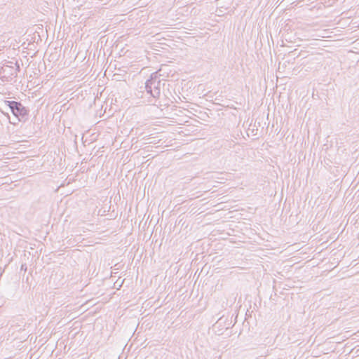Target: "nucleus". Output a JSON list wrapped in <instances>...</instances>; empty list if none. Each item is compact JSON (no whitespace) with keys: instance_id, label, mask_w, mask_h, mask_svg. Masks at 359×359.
Wrapping results in <instances>:
<instances>
[{"instance_id":"nucleus-7","label":"nucleus","mask_w":359,"mask_h":359,"mask_svg":"<svg viewBox=\"0 0 359 359\" xmlns=\"http://www.w3.org/2000/svg\"><path fill=\"white\" fill-rule=\"evenodd\" d=\"M21 267L22 269H25V267H23V265H21Z\"/></svg>"},{"instance_id":"nucleus-3","label":"nucleus","mask_w":359,"mask_h":359,"mask_svg":"<svg viewBox=\"0 0 359 359\" xmlns=\"http://www.w3.org/2000/svg\"><path fill=\"white\" fill-rule=\"evenodd\" d=\"M15 76L13 61H5L0 67V79L3 81H11Z\"/></svg>"},{"instance_id":"nucleus-6","label":"nucleus","mask_w":359,"mask_h":359,"mask_svg":"<svg viewBox=\"0 0 359 359\" xmlns=\"http://www.w3.org/2000/svg\"><path fill=\"white\" fill-rule=\"evenodd\" d=\"M9 122H10V123H11V124H13V125H15V124H17V123H18V121H17V120H16V118H15V119H13V121H10Z\"/></svg>"},{"instance_id":"nucleus-2","label":"nucleus","mask_w":359,"mask_h":359,"mask_svg":"<svg viewBox=\"0 0 359 359\" xmlns=\"http://www.w3.org/2000/svg\"><path fill=\"white\" fill-rule=\"evenodd\" d=\"M5 104L9 107L17 121L25 122L28 118L29 110L20 102L6 100Z\"/></svg>"},{"instance_id":"nucleus-4","label":"nucleus","mask_w":359,"mask_h":359,"mask_svg":"<svg viewBox=\"0 0 359 359\" xmlns=\"http://www.w3.org/2000/svg\"><path fill=\"white\" fill-rule=\"evenodd\" d=\"M14 69L15 70V76H17L18 72L20 71V67L18 61L14 62Z\"/></svg>"},{"instance_id":"nucleus-5","label":"nucleus","mask_w":359,"mask_h":359,"mask_svg":"<svg viewBox=\"0 0 359 359\" xmlns=\"http://www.w3.org/2000/svg\"><path fill=\"white\" fill-rule=\"evenodd\" d=\"M269 354V351L268 349H265L263 353H261V356L265 357Z\"/></svg>"},{"instance_id":"nucleus-1","label":"nucleus","mask_w":359,"mask_h":359,"mask_svg":"<svg viewBox=\"0 0 359 359\" xmlns=\"http://www.w3.org/2000/svg\"><path fill=\"white\" fill-rule=\"evenodd\" d=\"M162 81L158 72L151 74L149 79L145 82V90L153 98H158L161 95V86Z\"/></svg>"},{"instance_id":"nucleus-8","label":"nucleus","mask_w":359,"mask_h":359,"mask_svg":"<svg viewBox=\"0 0 359 359\" xmlns=\"http://www.w3.org/2000/svg\"><path fill=\"white\" fill-rule=\"evenodd\" d=\"M21 267L22 269H25V267H23V265H21Z\"/></svg>"}]
</instances>
